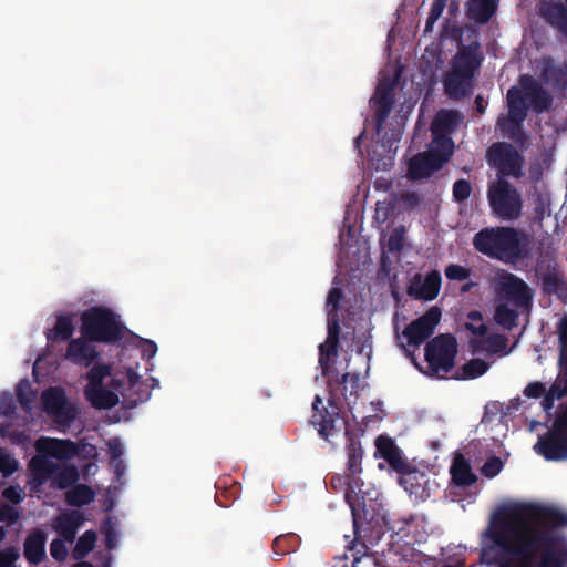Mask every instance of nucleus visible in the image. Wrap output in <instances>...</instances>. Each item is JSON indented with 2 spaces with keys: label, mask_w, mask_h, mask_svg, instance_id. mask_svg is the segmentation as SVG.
I'll return each instance as SVG.
<instances>
[{
  "label": "nucleus",
  "mask_w": 567,
  "mask_h": 567,
  "mask_svg": "<svg viewBox=\"0 0 567 567\" xmlns=\"http://www.w3.org/2000/svg\"><path fill=\"white\" fill-rule=\"evenodd\" d=\"M567 512L551 505L511 503L492 516L481 558L498 567H567Z\"/></svg>",
  "instance_id": "obj_1"
},
{
  "label": "nucleus",
  "mask_w": 567,
  "mask_h": 567,
  "mask_svg": "<svg viewBox=\"0 0 567 567\" xmlns=\"http://www.w3.org/2000/svg\"><path fill=\"white\" fill-rule=\"evenodd\" d=\"M519 86H512L506 93L507 116H499L496 127L502 135L519 146H525L528 136L524 122L530 109L536 114L548 112L554 103L551 93L530 74H522Z\"/></svg>",
  "instance_id": "obj_2"
},
{
  "label": "nucleus",
  "mask_w": 567,
  "mask_h": 567,
  "mask_svg": "<svg viewBox=\"0 0 567 567\" xmlns=\"http://www.w3.org/2000/svg\"><path fill=\"white\" fill-rule=\"evenodd\" d=\"M311 408L312 414L309 422L317 430L318 435L322 440L330 442L331 437L339 434L342 427L344 429V435L347 437V473L357 480H362V460L364 452L361 441L349 431L347 417L341 415V399L333 391H330L328 406H326L322 398L317 394L312 401Z\"/></svg>",
  "instance_id": "obj_3"
},
{
  "label": "nucleus",
  "mask_w": 567,
  "mask_h": 567,
  "mask_svg": "<svg viewBox=\"0 0 567 567\" xmlns=\"http://www.w3.org/2000/svg\"><path fill=\"white\" fill-rule=\"evenodd\" d=\"M473 246L478 252L509 265L532 254V239L515 227H485L474 235Z\"/></svg>",
  "instance_id": "obj_4"
},
{
  "label": "nucleus",
  "mask_w": 567,
  "mask_h": 567,
  "mask_svg": "<svg viewBox=\"0 0 567 567\" xmlns=\"http://www.w3.org/2000/svg\"><path fill=\"white\" fill-rule=\"evenodd\" d=\"M478 44H470L458 50L452 60L451 70L443 80L444 91L452 100L470 96L474 89V73L481 65Z\"/></svg>",
  "instance_id": "obj_5"
},
{
  "label": "nucleus",
  "mask_w": 567,
  "mask_h": 567,
  "mask_svg": "<svg viewBox=\"0 0 567 567\" xmlns=\"http://www.w3.org/2000/svg\"><path fill=\"white\" fill-rule=\"evenodd\" d=\"M120 316L102 306H94L81 315V333L90 341L116 343L125 336Z\"/></svg>",
  "instance_id": "obj_6"
},
{
  "label": "nucleus",
  "mask_w": 567,
  "mask_h": 567,
  "mask_svg": "<svg viewBox=\"0 0 567 567\" xmlns=\"http://www.w3.org/2000/svg\"><path fill=\"white\" fill-rule=\"evenodd\" d=\"M534 451L549 462L567 461V403L555 409L547 431L538 436Z\"/></svg>",
  "instance_id": "obj_7"
},
{
  "label": "nucleus",
  "mask_w": 567,
  "mask_h": 567,
  "mask_svg": "<svg viewBox=\"0 0 567 567\" xmlns=\"http://www.w3.org/2000/svg\"><path fill=\"white\" fill-rule=\"evenodd\" d=\"M487 200L493 216L501 220L515 221L522 217L524 208L522 193L502 176L488 185Z\"/></svg>",
  "instance_id": "obj_8"
},
{
  "label": "nucleus",
  "mask_w": 567,
  "mask_h": 567,
  "mask_svg": "<svg viewBox=\"0 0 567 567\" xmlns=\"http://www.w3.org/2000/svg\"><path fill=\"white\" fill-rule=\"evenodd\" d=\"M30 472V484L33 487L44 485L52 480V486L59 489H66L73 486L79 480V471L74 465H60L44 455H34L28 464Z\"/></svg>",
  "instance_id": "obj_9"
},
{
  "label": "nucleus",
  "mask_w": 567,
  "mask_h": 567,
  "mask_svg": "<svg viewBox=\"0 0 567 567\" xmlns=\"http://www.w3.org/2000/svg\"><path fill=\"white\" fill-rule=\"evenodd\" d=\"M454 143L451 137L442 136L434 140V146L427 152L414 155L408 164V175L412 181L430 177L441 169L453 155Z\"/></svg>",
  "instance_id": "obj_10"
},
{
  "label": "nucleus",
  "mask_w": 567,
  "mask_h": 567,
  "mask_svg": "<svg viewBox=\"0 0 567 567\" xmlns=\"http://www.w3.org/2000/svg\"><path fill=\"white\" fill-rule=\"evenodd\" d=\"M457 341L451 333H441L432 338L424 348L430 375H441L451 372L457 355Z\"/></svg>",
  "instance_id": "obj_11"
},
{
  "label": "nucleus",
  "mask_w": 567,
  "mask_h": 567,
  "mask_svg": "<svg viewBox=\"0 0 567 567\" xmlns=\"http://www.w3.org/2000/svg\"><path fill=\"white\" fill-rule=\"evenodd\" d=\"M486 159L497 171V177L519 179L524 175V156L511 143H493L487 148Z\"/></svg>",
  "instance_id": "obj_12"
},
{
  "label": "nucleus",
  "mask_w": 567,
  "mask_h": 567,
  "mask_svg": "<svg viewBox=\"0 0 567 567\" xmlns=\"http://www.w3.org/2000/svg\"><path fill=\"white\" fill-rule=\"evenodd\" d=\"M42 404L45 413L58 425L70 426L76 419V408L68 401L64 390L60 386L43 391Z\"/></svg>",
  "instance_id": "obj_13"
},
{
  "label": "nucleus",
  "mask_w": 567,
  "mask_h": 567,
  "mask_svg": "<svg viewBox=\"0 0 567 567\" xmlns=\"http://www.w3.org/2000/svg\"><path fill=\"white\" fill-rule=\"evenodd\" d=\"M441 317V308L433 306L421 317L406 324L402 334L410 346L419 347L434 333Z\"/></svg>",
  "instance_id": "obj_14"
},
{
  "label": "nucleus",
  "mask_w": 567,
  "mask_h": 567,
  "mask_svg": "<svg viewBox=\"0 0 567 567\" xmlns=\"http://www.w3.org/2000/svg\"><path fill=\"white\" fill-rule=\"evenodd\" d=\"M395 81L384 80L377 86L372 99L374 109V125L378 134L381 133L394 104Z\"/></svg>",
  "instance_id": "obj_15"
},
{
  "label": "nucleus",
  "mask_w": 567,
  "mask_h": 567,
  "mask_svg": "<svg viewBox=\"0 0 567 567\" xmlns=\"http://www.w3.org/2000/svg\"><path fill=\"white\" fill-rule=\"evenodd\" d=\"M34 447L37 455L54 457L56 460H71L79 454V446L71 440L41 436Z\"/></svg>",
  "instance_id": "obj_16"
},
{
  "label": "nucleus",
  "mask_w": 567,
  "mask_h": 567,
  "mask_svg": "<svg viewBox=\"0 0 567 567\" xmlns=\"http://www.w3.org/2000/svg\"><path fill=\"white\" fill-rule=\"evenodd\" d=\"M330 486L336 492H343L344 501L351 507L352 516H353V529L357 536L360 535V526L359 518L355 511V499H357V491H360L363 486L362 480H357L355 477L350 476L349 473L346 474H334L330 478Z\"/></svg>",
  "instance_id": "obj_17"
},
{
  "label": "nucleus",
  "mask_w": 567,
  "mask_h": 567,
  "mask_svg": "<svg viewBox=\"0 0 567 567\" xmlns=\"http://www.w3.org/2000/svg\"><path fill=\"white\" fill-rule=\"evenodd\" d=\"M538 81L542 85L551 86L557 92H567V63H556L554 59L546 58L542 61Z\"/></svg>",
  "instance_id": "obj_18"
},
{
  "label": "nucleus",
  "mask_w": 567,
  "mask_h": 567,
  "mask_svg": "<svg viewBox=\"0 0 567 567\" xmlns=\"http://www.w3.org/2000/svg\"><path fill=\"white\" fill-rule=\"evenodd\" d=\"M502 290L507 300L517 309H529L533 302V293L528 285L519 277L508 274L502 284Z\"/></svg>",
  "instance_id": "obj_19"
},
{
  "label": "nucleus",
  "mask_w": 567,
  "mask_h": 567,
  "mask_svg": "<svg viewBox=\"0 0 567 567\" xmlns=\"http://www.w3.org/2000/svg\"><path fill=\"white\" fill-rule=\"evenodd\" d=\"M558 333V374L555 382L550 385L553 389L567 396V313H564L557 326Z\"/></svg>",
  "instance_id": "obj_20"
},
{
  "label": "nucleus",
  "mask_w": 567,
  "mask_h": 567,
  "mask_svg": "<svg viewBox=\"0 0 567 567\" xmlns=\"http://www.w3.org/2000/svg\"><path fill=\"white\" fill-rule=\"evenodd\" d=\"M85 516L78 509L60 513L53 518L52 527L68 543H73L78 530L85 523Z\"/></svg>",
  "instance_id": "obj_21"
},
{
  "label": "nucleus",
  "mask_w": 567,
  "mask_h": 567,
  "mask_svg": "<svg viewBox=\"0 0 567 567\" xmlns=\"http://www.w3.org/2000/svg\"><path fill=\"white\" fill-rule=\"evenodd\" d=\"M442 278L440 271L431 270L425 275L422 284L416 281L412 282L408 287L406 293L414 300L432 301L439 296Z\"/></svg>",
  "instance_id": "obj_22"
},
{
  "label": "nucleus",
  "mask_w": 567,
  "mask_h": 567,
  "mask_svg": "<svg viewBox=\"0 0 567 567\" xmlns=\"http://www.w3.org/2000/svg\"><path fill=\"white\" fill-rule=\"evenodd\" d=\"M91 342L85 337L72 339L69 342L65 358L74 364L90 367L99 357L95 346Z\"/></svg>",
  "instance_id": "obj_23"
},
{
  "label": "nucleus",
  "mask_w": 567,
  "mask_h": 567,
  "mask_svg": "<svg viewBox=\"0 0 567 567\" xmlns=\"http://www.w3.org/2000/svg\"><path fill=\"white\" fill-rule=\"evenodd\" d=\"M47 533L42 528H33L24 539L23 556L31 565L41 564L45 557Z\"/></svg>",
  "instance_id": "obj_24"
},
{
  "label": "nucleus",
  "mask_w": 567,
  "mask_h": 567,
  "mask_svg": "<svg viewBox=\"0 0 567 567\" xmlns=\"http://www.w3.org/2000/svg\"><path fill=\"white\" fill-rule=\"evenodd\" d=\"M377 454L382 457L390 467L398 472H404L408 463L402 456L401 450L394 441L385 435H380L375 440Z\"/></svg>",
  "instance_id": "obj_25"
},
{
  "label": "nucleus",
  "mask_w": 567,
  "mask_h": 567,
  "mask_svg": "<svg viewBox=\"0 0 567 567\" xmlns=\"http://www.w3.org/2000/svg\"><path fill=\"white\" fill-rule=\"evenodd\" d=\"M400 474L399 483L403 486V488L415 497H424L425 495V485L427 483V477L424 473L411 468L408 464V467L404 472H398Z\"/></svg>",
  "instance_id": "obj_26"
},
{
  "label": "nucleus",
  "mask_w": 567,
  "mask_h": 567,
  "mask_svg": "<svg viewBox=\"0 0 567 567\" xmlns=\"http://www.w3.org/2000/svg\"><path fill=\"white\" fill-rule=\"evenodd\" d=\"M496 11V0H468L466 2V14L476 23H487Z\"/></svg>",
  "instance_id": "obj_27"
},
{
  "label": "nucleus",
  "mask_w": 567,
  "mask_h": 567,
  "mask_svg": "<svg viewBox=\"0 0 567 567\" xmlns=\"http://www.w3.org/2000/svg\"><path fill=\"white\" fill-rule=\"evenodd\" d=\"M84 394L90 404L99 410L112 409L118 403V395L113 390L103 385L85 388Z\"/></svg>",
  "instance_id": "obj_28"
},
{
  "label": "nucleus",
  "mask_w": 567,
  "mask_h": 567,
  "mask_svg": "<svg viewBox=\"0 0 567 567\" xmlns=\"http://www.w3.org/2000/svg\"><path fill=\"white\" fill-rule=\"evenodd\" d=\"M452 481L457 486H471L476 482V475L472 472L468 461L457 454L451 466Z\"/></svg>",
  "instance_id": "obj_29"
},
{
  "label": "nucleus",
  "mask_w": 567,
  "mask_h": 567,
  "mask_svg": "<svg viewBox=\"0 0 567 567\" xmlns=\"http://www.w3.org/2000/svg\"><path fill=\"white\" fill-rule=\"evenodd\" d=\"M74 333V324L71 316H58L54 328L48 330L45 337L49 342L66 341Z\"/></svg>",
  "instance_id": "obj_30"
},
{
  "label": "nucleus",
  "mask_w": 567,
  "mask_h": 567,
  "mask_svg": "<svg viewBox=\"0 0 567 567\" xmlns=\"http://www.w3.org/2000/svg\"><path fill=\"white\" fill-rule=\"evenodd\" d=\"M94 496L95 493L89 485L79 484L65 493V501L70 506L80 507L93 502Z\"/></svg>",
  "instance_id": "obj_31"
},
{
  "label": "nucleus",
  "mask_w": 567,
  "mask_h": 567,
  "mask_svg": "<svg viewBox=\"0 0 567 567\" xmlns=\"http://www.w3.org/2000/svg\"><path fill=\"white\" fill-rule=\"evenodd\" d=\"M489 363L483 359H471L456 371V379L473 380L487 372Z\"/></svg>",
  "instance_id": "obj_32"
},
{
  "label": "nucleus",
  "mask_w": 567,
  "mask_h": 567,
  "mask_svg": "<svg viewBox=\"0 0 567 567\" xmlns=\"http://www.w3.org/2000/svg\"><path fill=\"white\" fill-rule=\"evenodd\" d=\"M458 113L456 111L442 110L435 115L431 130L434 135L451 132L457 124Z\"/></svg>",
  "instance_id": "obj_33"
},
{
  "label": "nucleus",
  "mask_w": 567,
  "mask_h": 567,
  "mask_svg": "<svg viewBox=\"0 0 567 567\" xmlns=\"http://www.w3.org/2000/svg\"><path fill=\"white\" fill-rule=\"evenodd\" d=\"M519 313L516 309H512L507 303H499L494 311L495 322L506 330H512L517 326Z\"/></svg>",
  "instance_id": "obj_34"
},
{
  "label": "nucleus",
  "mask_w": 567,
  "mask_h": 567,
  "mask_svg": "<svg viewBox=\"0 0 567 567\" xmlns=\"http://www.w3.org/2000/svg\"><path fill=\"white\" fill-rule=\"evenodd\" d=\"M299 536L295 533H287L277 536L272 543L274 554L282 557L290 551H295L299 546Z\"/></svg>",
  "instance_id": "obj_35"
},
{
  "label": "nucleus",
  "mask_w": 567,
  "mask_h": 567,
  "mask_svg": "<svg viewBox=\"0 0 567 567\" xmlns=\"http://www.w3.org/2000/svg\"><path fill=\"white\" fill-rule=\"evenodd\" d=\"M96 539L97 535L93 529L84 532V534L79 537L73 548V558L76 560L85 558L94 549Z\"/></svg>",
  "instance_id": "obj_36"
},
{
  "label": "nucleus",
  "mask_w": 567,
  "mask_h": 567,
  "mask_svg": "<svg viewBox=\"0 0 567 567\" xmlns=\"http://www.w3.org/2000/svg\"><path fill=\"white\" fill-rule=\"evenodd\" d=\"M339 340L327 337L324 343L319 346V364L322 374L327 375L330 369V359L338 354Z\"/></svg>",
  "instance_id": "obj_37"
},
{
  "label": "nucleus",
  "mask_w": 567,
  "mask_h": 567,
  "mask_svg": "<svg viewBox=\"0 0 567 567\" xmlns=\"http://www.w3.org/2000/svg\"><path fill=\"white\" fill-rule=\"evenodd\" d=\"M110 386L114 390V392H120L123 395L124 401L130 408L137 406L141 402L146 401L150 395L147 391H143L142 393L138 392L137 396H134L133 393H127L125 382L116 377L111 379Z\"/></svg>",
  "instance_id": "obj_38"
},
{
  "label": "nucleus",
  "mask_w": 567,
  "mask_h": 567,
  "mask_svg": "<svg viewBox=\"0 0 567 567\" xmlns=\"http://www.w3.org/2000/svg\"><path fill=\"white\" fill-rule=\"evenodd\" d=\"M547 20L567 37V8L561 3L553 4L545 13Z\"/></svg>",
  "instance_id": "obj_39"
},
{
  "label": "nucleus",
  "mask_w": 567,
  "mask_h": 567,
  "mask_svg": "<svg viewBox=\"0 0 567 567\" xmlns=\"http://www.w3.org/2000/svg\"><path fill=\"white\" fill-rule=\"evenodd\" d=\"M17 399L21 408L29 412L37 398V391H34L27 379L21 380L16 388Z\"/></svg>",
  "instance_id": "obj_40"
},
{
  "label": "nucleus",
  "mask_w": 567,
  "mask_h": 567,
  "mask_svg": "<svg viewBox=\"0 0 567 567\" xmlns=\"http://www.w3.org/2000/svg\"><path fill=\"white\" fill-rule=\"evenodd\" d=\"M542 285L544 293L547 295H553L554 292H557V289L564 285V280L556 266H554L551 269H548L542 276Z\"/></svg>",
  "instance_id": "obj_41"
},
{
  "label": "nucleus",
  "mask_w": 567,
  "mask_h": 567,
  "mask_svg": "<svg viewBox=\"0 0 567 567\" xmlns=\"http://www.w3.org/2000/svg\"><path fill=\"white\" fill-rule=\"evenodd\" d=\"M111 375V368L107 364H96L87 372V385L85 388H95L103 385L104 379Z\"/></svg>",
  "instance_id": "obj_42"
},
{
  "label": "nucleus",
  "mask_w": 567,
  "mask_h": 567,
  "mask_svg": "<svg viewBox=\"0 0 567 567\" xmlns=\"http://www.w3.org/2000/svg\"><path fill=\"white\" fill-rule=\"evenodd\" d=\"M467 318L470 322L465 323V328L474 336L484 337L487 333V327L483 322L482 313L477 310L468 312Z\"/></svg>",
  "instance_id": "obj_43"
},
{
  "label": "nucleus",
  "mask_w": 567,
  "mask_h": 567,
  "mask_svg": "<svg viewBox=\"0 0 567 567\" xmlns=\"http://www.w3.org/2000/svg\"><path fill=\"white\" fill-rule=\"evenodd\" d=\"M359 382H360V379H359L358 373L346 372L341 375V378L339 380V384L342 386L341 393L346 401H348V399H349L347 395L348 384L350 385V396H352V395L357 396L358 390H359Z\"/></svg>",
  "instance_id": "obj_44"
},
{
  "label": "nucleus",
  "mask_w": 567,
  "mask_h": 567,
  "mask_svg": "<svg viewBox=\"0 0 567 567\" xmlns=\"http://www.w3.org/2000/svg\"><path fill=\"white\" fill-rule=\"evenodd\" d=\"M444 275L451 281H465L471 277V269L457 264H450L445 267Z\"/></svg>",
  "instance_id": "obj_45"
},
{
  "label": "nucleus",
  "mask_w": 567,
  "mask_h": 567,
  "mask_svg": "<svg viewBox=\"0 0 567 567\" xmlns=\"http://www.w3.org/2000/svg\"><path fill=\"white\" fill-rule=\"evenodd\" d=\"M472 193L471 183L467 179L461 178L453 184V198L456 203H464Z\"/></svg>",
  "instance_id": "obj_46"
},
{
  "label": "nucleus",
  "mask_w": 567,
  "mask_h": 567,
  "mask_svg": "<svg viewBox=\"0 0 567 567\" xmlns=\"http://www.w3.org/2000/svg\"><path fill=\"white\" fill-rule=\"evenodd\" d=\"M404 236H405L404 226L395 227L391 231L389 239H388V249L390 252H400L403 249Z\"/></svg>",
  "instance_id": "obj_47"
},
{
  "label": "nucleus",
  "mask_w": 567,
  "mask_h": 567,
  "mask_svg": "<svg viewBox=\"0 0 567 567\" xmlns=\"http://www.w3.org/2000/svg\"><path fill=\"white\" fill-rule=\"evenodd\" d=\"M344 299V293L341 288L333 287L329 290L326 307L328 313H338L341 301Z\"/></svg>",
  "instance_id": "obj_48"
},
{
  "label": "nucleus",
  "mask_w": 567,
  "mask_h": 567,
  "mask_svg": "<svg viewBox=\"0 0 567 567\" xmlns=\"http://www.w3.org/2000/svg\"><path fill=\"white\" fill-rule=\"evenodd\" d=\"M542 398V408L546 412L547 416L551 419L553 413H550V411L554 409L555 400H560L564 399L565 396L560 394L556 390V388L553 389L551 386H549V389Z\"/></svg>",
  "instance_id": "obj_49"
},
{
  "label": "nucleus",
  "mask_w": 567,
  "mask_h": 567,
  "mask_svg": "<svg viewBox=\"0 0 567 567\" xmlns=\"http://www.w3.org/2000/svg\"><path fill=\"white\" fill-rule=\"evenodd\" d=\"M504 464L502 460L497 456H492L486 460L484 465L482 466V474L485 477L493 478L502 471Z\"/></svg>",
  "instance_id": "obj_50"
},
{
  "label": "nucleus",
  "mask_w": 567,
  "mask_h": 567,
  "mask_svg": "<svg viewBox=\"0 0 567 567\" xmlns=\"http://www.w3.org/2000/svg\"><path fill=\"white\" fill-rule=\"evenodd\" d=\"M393 209L394 207L391 202H377L374 219L380 224H384L391 217Z\"/></svg>",
  "instance_id": "obj_51"
},
{
  "label": "nucleus",
  "mask_w": 567,
  "mask_h": 567,
  "mask_svg": "<svg viewBox=\"0 0 567 567\" xmlns=\"http://www.w3.org/2000/svg\"><path fill=\"white\" fill-rule=\"evenodd\" d=\"M50 554L56 561H63L66 559L68 548L65 546V540L62 537L55 538L51 542Z\"/></svg>",
  "instance_id": "obj_52"
},
{
  "label": "nucleus",
  "mask_w": 567,
  "mask_h": 567,
  "mask_svg": "<svg viewBox=\"0 0 567 567\" xmlns=\"http://www.w3.org/2000/svg\"><path fill=\"white\" fill-rule=\"evenodd\" d=\"M18 468L17 460L12 458L7 452L0 447V472L4 475L13 474Z\"/></svg>",
  "instance_id": "obj_53"
},
{
  "label": "nucleus",
  "mask_w": 567,
  "mask_h": 567,
  "mask_svg": "<svg viewBox=\"0 0 567 567\" xmlns=\"http://www.w3.org/2000/svg\"><path fill=\"white\" fill-rule=\"evenodd\" d=\"M19 516L20 514L14 507L8 504H0V522L13 525L18 522Z\"/></svg>",
  "instance_id": "obj_54"
},
{
  "label": "nucleus",
  "mask_w": 567,
  "mask_h": 567,
  "mask_svg": "<svg viewBox=\"0 0 567 567\" xmlns=\"http://www.w3.org/2000/svg\"><path fill=\"white\" fill-rule=\"evenodd\" d=\"M16 412V403L10 393H2L0 395V415L6 417L12 416Z\"/></svg>",
  "instance_id": "obj_55"
},
{
  "label": "nucleus",
  "mask_w": 567,
  "mask_h": 567,
  "mask_svg": "<svg viewBox=\"0 0 567 567\" xmlns=\"http://www.w3.org/2000/svg\"><path fill=\"white\" fill-rule=\"evenodd\" d=\"M546 385L543 382L534 381L528 383L523 393L527 398L539 399L546 393Z\"/></svg>",
  "instance_id": "obj_56"
},
{
  "label": "nucleus",
  "mask_w": 567,
  "mask_h": 567,
  "mask_svg": "<svg viewBox=\"0 0 567 567\" xmlns=\"http://www.w3.org/2000/svg\"><path fill=\"white\" fill-rule=\"evenodd\" d=\"M445 6L437 3L433 1L431 10L429 12L426 23H425V31H431L434 23L440 19L444 11Z\"/></svg>",
  "instance_id": "obj_57"
},
{
  "label": "nucleus",
  "mask_w": 567,
  "mask_h": 567,
  "mask_svg": "<svg viewBox=\"0 0 567 567\" xmlns=\"http://www.w3.org/2000/svg\"><path fill=\"white\" fill-rule=\"evenodd\" d=\"M331 339L340 338V321L338 313H328V336Z\"/></svg>",
  "instance_id": "obj_58"
},
{
  "label": "nucleus",
  "mask_w": 567,
  "mask_h": 567,
  "mask_svg": "<svg viewBox=\"0 0 567 567\" xmlns=\"http://www.w3.org/2000/svg\"><path fill=\"white\" fill-rule=\"evenodd\" d=\"M2 495L12 504H19L23 499V493L19 486L10 485L6 487L2 492Z\"/></svg>",
  "instance_id": "obj_59"
},
{
  "label": "nucleus",
  "mask_w": 567,
  "mask_h": 567,
  "mask_svg": "<svg viewBox=\"0 0 567 567\" xmlns=\"http://www.w3.org/2000/svg\"><path fill=\"white\" fill-rule=\"evenodd\" d=\"M423 196L416 192H405L401 195V202L406 208H414L421 204Z\"/></svg>",
  "instance_id": "obj_60"
},
{
  "label": "nucleus",
  "mask_w": 567,
  "mask_h": 567,
  "mask_svg": "<svg viewBox=\"0 0 567 567\" xmlns=\"http://www.w3.org/2000/svg\"><path fill=\"white\" fill-rule=\"evenodd\" d=\"M125 378H126L125 384H126L127 393H132V391L136 386H142L140 374L136 371H134L132 368L126 369Z\"/></svg>",
  "instance_id": "obj_61"
},
{
  "label": "nucleus",
  "mask_w": 567,
  "mask_h": 567,
  "mask_svg": "<svg viewBox=\"0 0 567 567\" xmlns=\"http://www.w3.org/2000/svg\"><path fill=\"white\" fill-rule=\"evenodd\" d=\"M157 352V344L150 339H142L141 353L143 358L152 359Z\"/></svg>",
  "instance_id": "obj_62"
},
{
  "label": "nucleus",
  "mask_w": 567,
  "mask_h": 567,
  "mask_svg": "<svg viewBox=\"0 0 567 567\" xmlns=\"http://www.w3.org/2000/svg\"><path fill=\"white\" fill-rule=\"evenodd\" d=\"M534 216L537 220H543L546 214L547 204L542 195L534 203Z\"/></svg>",
  "instance_id": "obj_63"
},
{
  "label": "nucleus",
  "mask_w": 567,
  "mask_h": 567,
  "mask_svg": "<svg viewBox=\"0 0 567 567\" xmlns=\"http://www.w3.org/2000/svg\"><path fill=\"white\" fill-rule=\"evenodd\" d=\"M18 555L12 550H0V567H10Z\"/></svg>",
  "instance_id": "obj_64"
}]
</instances>
